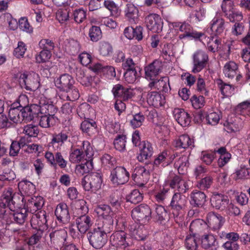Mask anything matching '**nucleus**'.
Masks as SVG:
<instances>
[{"instance_id": "nucleus-1", "label": "nucleus", "mask_w": 250, "mask_h": 250, "mask_svg": "<svg viewBox=\"0 0 250 250\" xmlns=\"http://www.w3.org/2000/svg\"><path fill=\"white\" fill-rule=\"evenodd\" d=\"M94 212L99 218L104 219L102 222L98 223V225L112 229L115 221L117 226L124 227L125 225V216L116 213L108 205L101 204L97 206L94 209Z\"/></svg>"}, {"instance_id": "nucleus-2", "label": "nucleus", "mask_w": 250, "mask_h": 250, "mask_svg": "<svg viewBox=\"0 0 250 250\" xmlns=\"http://www.w3.org/2000/svg\"><path fill=\"white\" fill-rule=\"evenodd\" d=\"M112 229L101 225H96L94 229L87 234V238L90 245L95 249L102 248L107 240L106 234Z\"/></svg>"}, {"instance_id": "nucleus-3", "label": "nucleus", "mask_w": 250, "mask_h": 250, "mask_svg": "<svg viewBox=\"0 0 250 250\" xmlns=\"http://www.w3.org/2000/svg\"><path fill=\"white\" fill-rule=\"evenodd\" d=\"M82 184L85 190L96 192L101 188L103 179L100 173H91L83 178Z\"/></svg>"}, {"instance_id": "nucleus-4", "label": "nucleus", "mask_w": 250, "mask_h": 250, "mask_svg": "<svg viewBox=\"0 0 250 250\" xmlns=\"http://www.w3.org/2000/svg\"><path fill=\"white\" fill-rule=\"evenodd\" d=\"M111 244L118 250H129L130 239L124 231H117L110 237Z\"/></svg>"}, {"instance_id": "nucleus-5", "label": "nucleus", "mask_w": 250, "mask_h": 250, "mask_svg": "<svg viewBox=\"0 0 250 250\" xmlns=\"http://www.w3.org/2000/svg\"><path fill=\"white\" fill-rule=\"evenodd\" d=\"M13 190L8 188L5 190L0 199V218L8 221L9 215L7 213L9 209L7 206L13 204Z\"/></svg>"}, {"instance_id": "nucleus-6", "label": "nucleus", "mask_w": 250, "mask_h": 250, "mask_svg": "<svg viewBox=\"0 0 250 250\" xmlns=\"http://www.w3.org/2000/svg\"><path fill=\"white\" fill-rule=\"evenodd\" d=\"M151 211L148 206L142 204L132 210L133 220L142 223H147L151 218Z\"/></svg>"}, {"instance_id": "nucleus-7", "label": "nucleus", "mask_w": 250, "mask_h": 250, "mask_svg": "<svg viewBox=\"0 0 250 250\" xmlns=\"http://www.w3.org/2000/svg\"><path fill=\"white\" fill-rule=\"evenodd\" d=\"M129 174L124 167H118L113 169L110 175V179L115 185H123L129 179Z\"/></svg>"}, {"instance_id": "nucleus-8", "label": "nucleus", "mask_w": 250, "mask_h": 250, "mask_svg": "<svg viewBox=\"0 0 250 250\" xmlns=\"http://www.w3.org/2000/svg\"><path fill=\"white\" fill-rule=\"evenodd\" d=\"M193 67L192 71L197 73L201 71L206 66L208 60V54L204 51L199 50L192 56Z\"/></svg>"}, {"instance_id": "nucleus-9", "label": "nucleus", "mask_w": 250, "mask_h": 250, "mask_svg": "<svg viewBox=\"0 0 250 250\" xmlns=\"http://www.w3.org/2000/svg\"><path fill=\"white\" fill-rule=\"evenodd\" d=\"M146 27L153 32H160L163 29V22L162 18L156 14H150L145 18Z\"/></svg>"}, {"instance_id": "nucleus-10", "label": "nucleus", "mask_w": 250, "mask_h": 250, "mask_svg": "<svg viewBox=\"0 0 250 250\" xmlns=\"http://www.w3.org/2000/svg\"><path fill=\"white\" fill-rule=\"evenodd\" d=\"M149 177V170L143 167H136L132 175L133 180L139 187H143L146 183Z\"/></svg>"}, {"instance_id": "nucleus-11", "label": "nucleus", "mask_w": 250, "mask_h": 250, "mask_svg": "<svg viewBox=\"0 0 250 250\" xmlns=\"http://www.w3.org/2000/svg\"><path fill=\"white\" fill-rule=\"evenodd\" d=\"M224 129L232 135L238 133L243 128V122L238 117L234 116L228 120L224 124Z\"/></svg>"}, {"instance_id": "nucleus-12", "label": "nucleus", "mask_w": 250, "mask_h": 250, "mask_svg": "<svg viewBox=\"0 0 250 250\" xmlns=\"http://www.w3.org/2000/svg\"><path fill=\"white\" fill-rule=\"evenodd\" d=\"M224 219L220 215L213 212L208 213L206 217V226L212 230L219 229L224 223Z\"/></svg>"}, {"instance_id": "nucleus-13", "label": "nucleus", "mask_w": 250, "mask_h": 250, "mask_svg": "<svg viewBox=\"0 0 250 250\" xmlns=\"http://www.w3.org/2000/svg\"><path fill=\"white\" fill-rule=\"evenodd\" d=\"M32 108L35 109L38 112L37 114H49L53 113L54 106L52 104L50 100L47 99L45 97L41 98L39 104H33L32 105Z\"/></svg>"}, {"instance_id": "nucleus-14", "label": "nucleus", "mask_w": 250, "mask_h": 250, "mask_svg": "<svg viewBox=\"0 0 250 250\" xmlns=\"http://www.w3.org/2000/svg\"><path fill=\"white\" fill-rule=\"evenodd\" d=\"M31 225L36 229L42 230L47 229V219L45 211H40L33 214L31 219Z\"/></svg>"}, {"instance_id": "nucleus-15", "label": "nucleus", "mask_w": 250, "mask_h": 250, "mask_svg": "<svg viewBox=\"0 0 250 250\" xmlns=\"http://www.w3.org/2000/svg\"><path fill=\"white\" fill-rule=\"evenodd\" d=\"M176 26L178 27L179 30L183 33V34L179 35L180 39L186 37L200 38L203 36V34L194 31L190 24L188 23H178Z\"/></svg>"}, {"instance_id": "nucleus-16", "label": "nucleus", "mask_w": 250, "mask_h": 250, "mask_svg": "<svg viewBox=\"0 0 250 250\" xmlns=\"http://www.w3.org/2000/svg\"><path fill=\"white\" fill-rule=\"evenodd\" d=\"M169 185L172 188L181 193L186 192L189 188L187 180L179 176H174L169 181Z\"/></svg>"}, {"instance_id": "nucleus-17", "label": "nucleus", "mask_w": 250, "mask_h": 250, "mask_svg": "<svg viewBox=\"0 0 250 250\" xmlns=\"http://www.w3.org/2000/svg\"><path fill=\"white\" fill-rule=\"evenodd\" d=\"M55 215L58 221L65 224L70 220V215L67 205L64 203L58 204L56 208Z\"/></svg>"}, {"instance_id": "nucleus-18", "label": "nucleus", "mask_w": 250, "mask_h": 250, "mask_svg": "<svg viewBox=\"0 0 250 250\" xmlns=\"http://www.w3.org/2000/svg\"><path fill=\"white\" fill-rule=\"evenodd\" d=\"M7 213L9 215L8 220L6 221L0 218V224L2 225L4 223H8L12 217L17 224H23L27 217V211L25 208H21L13 213H10L8 209Z\"/></svg>"}, {"instance_id": "nucleus-19", "label": "nucleus", "mask_w": 250, "mask_h": 250, "mask_svg": "<svg viewBox=\"0 0 250 250\" xmlns=\"http://www.w3.org/2000/svg\"><path fill=\"white\" fill-rule=\"evenodd\" d=\"M174 118L181 126L186 127L188 126L191 121L189 114L181 108H175L173 111Z\"/></svg>"}, {"instance_id": "nucleus-20", "label": "nucleus", "mask_w": 250, "mask_h": 250, "mask_svg": "<svg viewBox=\"0 0 250 250\" xmlns=\"http://www.w3.org/2000/svg\"><path fill=\"white\" fill-rule=\"evenodd\" d=\"M75 222L77 229L81 233H85L93 224L91 217L85 214L77 218Z\"/></svg>"}, {"instance_id": "nucleus-21", "label": "nucleus", "mask_w": 250, "mask_h": 250, "mask_svg": "<svg viewBox=\"0 0 250 250\" xmlns=\"http://www.w3.org/2000/svg\"><path fill=\"white\" fill-rule=\"evenodd\" d=\"M228 196L221 194H213L210 198L212 206L217 209H223L229 205Z\"/></svg>"}, {"instance_id": "nucleus-22", "label": "nucleus", "mask_w": 250, "mask_h": 250, "mask_svg": "<svg viewBox=\"0 0 250 250\" xmlns=\"http://www.w3.org/2000/svg\"><path fill=\"white\" fill-rule=\"evenodd\" d=\"M209 27L215 35H221L225 29V21L222 18L215 17L210 21Z\"/></svg>"}, {"instance_id": "nucleus-23", "label": "nucleus", "mask_w": 250, "mask_h": 250, "mask_svg": "<svg viewBox=\"0 0 250 250\" xmlns=\"http://www.w3.org/2000/svg\"><path fill=\"white\" fill-rule=\"evenodd\" d=\"M201 245L206 250H216L218 247L216 238L211 234H205L202 237Z\"/></svg>"}, {"instance_id": "nucleus-24", "label": "nucleus", "mask_w": 250, "mask_h": 250, "mask_svg": "<svg viewBox=\"0 0 250 250\" xmlns=\"http://www.w3.org/2000/svg\"><path fill=\"white\" fill-rule=\"evenodd\" d=\"M187 203V199L185 195L179 193L174 194L170 202V207L175 211L183 209Z\"/></svg>"}, {"instance_id": "nucleus-25", "label": "nucleus", "mask_w": 250, "mask_h": 250, "mask_svg": "<svg viewBox=\"0 0 250 250\" xmlns=\"http://www.w3.org/2000/svg\"><path fill=\"white\" fill-rule=\"evenodd\" d=\"M147 102L150 105L158 108L164 105L165 98L158 92H151L147 95Z\"/></svg>"}, {"instance_id": "nucleus-26", "label": "nucleus", "mask_w": 250, "mask_h": 250, "mask_svg": "<svg viewBox=\"0 0 250 250\" xmlns=\"http://www.w3.org/2000/svg\"><path fill=\"white\" fill-rule=\"evenodd\" d=\"M18 188L21 195L29 196L35 192V186L30 181L22 180L18 184Z\"/></svg>"}, {"instance_id": "nucleus-27", "label": "nucleus", "mask_w": 250, "mask_h": 250, "mask_svg": "<svg viewBox=\"0 0 250 250\" xmlns=\"http://www.w3.org/2000/svg\"><path fill=\"white\" fill-rule=\"evenodd\" d=\"M68 139V135L65 132H60L53 134L50 145L55 150H60L61 147Z\"/></svg>"}, {"instance_id": "nucleus-28", "label": "nucleus", "mask_w": 250, "mask_h": 250, "mask_svg": "<svg viewBox=\"0 0 250 250\" xmlns=\"http://www.w3.org/2000/svg\"><path fill=\"white\" fill-rule=\"evenodd\" d=\"M238 71L237 64L232 61H230L226 63L223 69V73L225 76L228 78H240L242 76L239 74Z\"/></svg>"}, {"instance_id": "nucleus-29", "label": "nucleus", "mask_w": 250, "mask_h": 250, "mask_svg": "<svg viewBox=\"0 0 250 250\" xmlns=\"http://www.w3.org/2000/svg\"><path fill=\"white\" fill-rule=\"evenodd\" d=\"M234 41L231 39L224 40L222 42H220L218 51L221 57L225 60L229 59L231 46Z\"/></svg>"}, {"instance_id": "nucleus-30", "label": "nucleus", "mask_w": 250, "mask_h": 250, "mask_svg": "<svg viewBox=\"0 0 250 250\" xmlns=\"http://www.w3.org/2000/svg\"><path fill=\"white\" fill-rule=\"evenodd\" d=\"M153 153V148L151 144L148 142H142L141 144L140 154L137 159L140 162H143L150 157Z\"/></svg>"}, {"instance_id": "nucleus-31", "label": "nucleus", "mask_w": 250, "mask_h": 250, "mask_svg": "<svg viewBox=\"0 0 250 250\" xmlns=\"http://www.w3.org/2000/svg\"><path fill=\"white\" fill-rule=\"evenodd\" d=\"M125 15L131 23H136L138 20V10L137 8L132 3L127 4L125 10Z\"/></svg>"}, {"instance_id": "nucleus-32", "label": "nucleus", "mask_w": 250, "mask_h": 250, "mask_svg": "<svg viewBox=\"0 0 250 250\" xmlns=\"http://www.w3.org/2000/svg\"><path fill=\"white\" fill-rule=\"evenodd\" d=\"M190 204L195 207L202 206L206 201V196L201 191H193L190 195Z\"/></svg>"}, {"instance_id": "nucleus-33", "label": "nucleus", "mask_w": 250, "mask_h": 250, "mask_svg": "<svg viewBox=\"0 0 250 250\" xmlns=\"http://www.w3.org/2000/svg\"><path fill=\"white\" fill-rule=\"evenodd\" d=\"M161 70V63L159 61H154L145 68V74L147 77H156Z\"/></svg>"}, {"instance_id": "nucleus-34", "label": "nucleus", "mask_w": 250, "mask_h": 250, "mask_svg": "<svg viewBox=\"0 0 250 250\" xmlns=\"http://www.w3.org/2000/svg\"><path fill=\"white\" fill-rule=\"evenodd\" d=\"M112 92L115 97H121L124 100H127L131 96L130 90L124 88L120 84L115 85L113 88Z\"/></svg>"}, {"instance_id": "nucleus-35", "label": "nucleus", "mask_w": 250, "mask_h": 250, "mask_svg": "<svg viewBox=\"0 0 250 250\" xmlns=\"http://www.w3.org/2000/svg\"><path fill=\"white\" fill-rule=\"evenodd\" d=\"M21 106L10 107L9 110L8 116L9 119L14 123H21L23 120V113L21 112Z\"/></svg>"}, {"instance_id": "nucleus-36", "label": "nucleus", "mask_w": 250, "mask_h": 250, "mask_svg": "<svg viewBox=\"0 0 250 250\" xmlns=\"http://www.w3.org/2000/svg\"><path fill=\"white\" fill-rule=\"evenodd\" d=\"M44 204L43 198L41 196H34L28 199L27 206L33 213L41 208Z\"/></svg>"}, {"instance_id": "nucleus-37", "label": "nucleus", "mask_w": 250, "mask_h": 250, "mask_svg": "<svg viewBox=\"0 0 250 250\" xmlns=\"http://www.w3.org/2000/svg\"><path fill=\"white\" fill-rule=\"evenodd\" d=\"M201 38V40L204 43L205 42H207L208 48L210 51L212 52L218 51L220 44V41L219 40L212 36L207 37L204 36V35Z\"/></svg>"}, {"instance_id": "nucleus-38", "label": "nucleus", "mask_w": 250, "mask_h": 250, "mask_svg": "<svg viewBox=\"0 0 250 250\" xmlns=\"http://www.w3.org/2000/svg\"><path fill=\"white\" fill-rule=\"evenodd\" d=\"M14 78H38L39 76L33 71L20 70L19 68H14L11 71Z\"/></svg>"}, {"instance_id": "nucleus-39", "label": "nucleus", "mask_w": 250, "mask_h": 250, "mask_svg": "<svg viewBox=\"0 0 250 250\" xmlns=\"http://www.w3.org/2000/svg\"><path fill=\"white\" fill-rule=\"evenodd\" d=\"M131 231L132 235L135 239L140 240H144L148 234L147 229L144 225L136 226L133 230Z\"/></svg>"}, {"instance_id": "nucleus-40", "label": "nucleus", "mask_w": 250, "mask_h": 250, "mask_svg": "<svg viewBox=\"0 0 250 250\" xmlns=\"http://www.w3.org/2000/svg\"><path fill=\"white\" fill-rule=\"evenodd\" d=\"M176 145L183 148H192L194 146V140L188 135H183L180 136Z\"/></svg>"}, {"instance_id": "nucleus-41", "label": "nucleus", "mask_w": 250, "mask_h": 250, "mask_svg": "<svg viewBox=\"0 0 250 250\" xmlns=\"http://www.w3.org/2000/svg\"><path fill=\"white\" fill-rule=\"evenodd\" d=\"M149 86L150 87H154L158 89H161L165 92H167L170 89L168 81L166 82L164 79H151Z\"/></svg>"}, {"instance_id": "nucleus-42", "label": "nucleus", "mask_w": 250, "mask_h": 250, "mask_svg": "<svg viewBox=\"0 0 250 250\" xmlns=\"http://www.w3.org/2000/svg\"><path fill=\"white\" fill-rule=\"evenodd\" d=\"M57 120V118L54 115L44 114L41 117L39 124L41 126L47 128L55 125Z\"/></svg>"}, {"instance_id": "nucleus-43", "label": "nucleus", "mask_w": 250, "mask_h": 250, "mask_svg": "<svg viewBox=\"0 0 250 250\" xmlns=\"http://www.w3.org/2000/svg\"><path fill=\"white\" fill-rule=\"evenodd\" d=\"M81 127L83 132L91 135L96 131V124L95 122L93 121L89 122L87 120H84L82 123Z\"/></svg>"}, {"instance_id": "nucleus-44", "label": "nucleus", "mask_w": 250, "mask_h": 250, "mask_svg": "<svg viewBox=\"0 0 250 250\" xmlns=\"http://www.w3.org/2000/svg\"><path fill=\"white\" fill-rule=\"evenodd\" d=\"M84 158V155L83 151L79 148L72 149L69 155V160L71 163H78Z\"/></svg>"}, {"instance_id": "nucleus-45", "label": "nucleus", "mask_w": 250, "mask_h": 250, "mask_svg": "<svg viewBox=\"0 0 250 250\" xmlns=\"http://www.w3.org/2000/svg\"><path fill=\"white\" fill-rule=\"evenodd\" d=\"M93 167L92 161L87 160L84 164L78 165L76 167V172L77 174L83 175L85 173H88Z\"/></svg>"}, {"instance_id": "nucleus-46", "label": "nucleus", "mask_w": 250, "mask_h": 250, "mask_svg": "<svg viewBox=\"0 0 250 250\" xmlns=\"http://www.w3.org/2000/svg\"><path fill=\"white\" fill-rule=\"evenodd\" d=\"M99 51L100 55L104 57L110 56L113 53V47L109 43L102 42L99 44Z\"/></svg>"}, {"instance_id": "nucleus-47", "label": "nucleus", "mask_w": 250, "mask_h": 250, "mask_svg": "<svg viewBox=\"0 0 250 250\" xmlns=\"http://www.w3.org/2000/svg\"><path fill=\"white\" fill-rule=\"evenodd\" d=\"M104 5L110 12L112 16L117 17L120 15L121 10L113 1L111 0H104Z\"/></svg>"}, {"instance_id": "nucleus-48", "label": "nucleus", "mask_w": 250, "mask_h": 250, "mask_svg": "<svg viewBox=\"0 0 250 250\" xmlns=\"http://www.w3.org/2000/svg\"><path fill=\"white\" fill-rule=\"evenodd\" d=\"M67 237L66 231L64 229L55 230L50 234L51 241L54 242L58 241L61 243H64Z\"/></svg>"}, {"instance_id": "nucleus-49", "label": "nucleus", "mask_w": 250, "mask_h": 250, "mask_svg": "<svg viewBox=\"0 0 250 250\" xmlns=\"http://www.w3.org/2000/svg\"><path fill=\"white\" fill-rule=\"evenodd\" d=\"M171 162V159L167 152L164 151L155 159L154 163L155 165H161L162 166L165 167L169 165Z\"/></svg>"}, {"instance_id": "nucleus-50", "label": "nucleus", "mask_w": 250, "mask_h": 250, "mask_svg": "<svg viewBox=\"0 0 250 250\" xmlns=\"http://www.w3.org/2000/svg\"><path fill=\"white\" fill-rule=\"evenodd\" d=\"M83 150L86 160L92 161V158L94 154V150L93 146L88 141H84L83 144Z\"/></svg>"}, {"instance_id": "nucleus-51", "label": "nucleus", "mask_w": 250, "mask_h": 250, "mask_svg": "<svg viewBox=\"0 0 250 250\" xmlns=\"http://www.w3.org/2000/svg\"><path fill=\"white\" fill-rule=\"evenodd\" d=\"M206 227V223L202 219H196L193 221L190 225V231L193 233L194 231L198 232L202 230Z\"/></svg>"}, {"instance_id": "nucleus-52", "label": "nucleus", "mask_w": 250, "mask_h": 250, "mask_svg": "<svg viewBox=\"0 0 250 250\" xmlns=\"http://www.w3.org/2000/svg\"><path fill=\"white\" fill-rule=\"evenodd\" d=\"M218 84L221 93L224 97H229L233 93L234 88L230 84L223 83L221 79H219Z\"/></svg>"}, {"instance_id": "nucleus-53", "label": "nucleus", "mask_w": 250, "mask_h": 250, "mask_svg": "<svg viewBox=\"0 0 250 250\" xmlns=\"http://www.w3.org/2000/svg\"><path fill=\"white\" fill-rule=\"evenodd\" d=\"M6 24H8L10 29L14 30L18 27V22L9 13H5L1 17Z\"/></svg>"}, {"instance_id": "nucleus-54", "label": "nucleus", "mask_w": 250, "mask_h": 250, "mask_svg": "<svg viewBox=\"0 0 250 250\" xmlns=\"http://www.w3.org/2000/svg\"><path fill=\"white\" fill-rule=\"evenodd\" d=\"M212 182V177L210 176H207L197 182L196 187L201 190H205L210 187Z\"/></svg>"}, {"instance_id": "nucleus-55", "label": "nucleus", "mask_w": 250, "mask_h": 250, "mask_svg": "<svg viewBox=\"0 0 250 250\" xmlns=\"http://www.w3.org/2000/svg\"><path fill=\"white\" fill-rule=\"evenodd\" d=\"M188 164L187 157L183 156L175 162L174 166L175 167L177 168L179 173L183 174L187 169Z\"/></svg>"}, {"instance_id": "nucleus-56", "label": "nucleus", "mask_w": 250, "mask_h": 250, "mask_svg": "<svg viewBox=\"0 0 250 250\" xmlns=\"http://www.w3.org/2000/svg\"><path fill=\"white\" fill-rule=\"evenodd\" d=\"M89 36L92 42H97L102 37V31L98 26H93L89 31Z\"/></svg>"}, {"instance_id": "nucleus-57", "label": "nucleus", "mask_w": 250, "mask_h": 250, "mask_svg": "<svg viewBox=\"0 0 250 250\" xmlns=\"http://www.w3.org/2000/svg\"><path fill=\"white\" fill-rule=\"evenodd\" d=\"M51 57V51L49 50H42L39 54L36 55V61L38 63H43L49 61Z\"/></svg>"}, {"instance_id": "nucleus-58", "label": "nucleus", "mask_w": 250, "mask_h": 250, "mask_svg": "<svg viewBox=\"0 0 250 250\" xmlns=\"http://www.w3.org/2000/svg\"><path fill=\"white\" fill-rule=\"evenodd\" d=\"M142 194L137 189L133 190L126 197L127 201L133 204H137L143 200Z\"/></svg>"}, {"instance_id": "nucleus-59", "label": "nucleus", "mask_w": 250, "mask_h": 250, "mask_svg": "<svg viewBox=\"0 0 250 250\" xmlns=\"http://www.w3.org/2000/svg\"><path fill=\"white\" fill-rule=\"evenodd\" d=\"M192 106L195 109L203 107L205 104V98L202 96L193 95L190 99Z\"/></svg>"}, {"instance_id": "nucleus-60", "label": "nucleus", "mask_w": 250, "mask_h": 250, "mask_svg": "<svg viewBox=\"0 0 250 250\" xmlns=\"http://www.w3.org/2000/svg\"><path fill=\"white\" fill-rule=\"evenodd\" d=\"M185 246L187 249L196 250L197 248V243L195 234H190L186 237L185 239Z\"/></svg>"}, {"instance_id": "nucleus-61", "label": "nucleus", "mask_w": 250, "mask_h": 250, "mask_svg": "<svg viewBox=\"0 0 250 250\" xmlns=\"http://www.w3.org/2000/svg\"><path fill=\"white\" fill-rule=\"evenodd\" d=\"M125 136L123 135H118L114 140V145L115 148L119 151H123L125 146Z\"/></svg>"}, {"instance_id": "nucleus-62", "label": "nucleus", "mask_w": 250, "mask_h": 250, "mask_svg": "<svg viewBox=\"0 0 250 250\" xmlns=\"http://www.w3.org/2000/svg\"><path fill=\"white\" fill-rule=\"evenodd\" d=\"M144 116L140 113L135 114L133 119L130 120V125L133 128H137L141 126L145 121Z\"/></svg>"}, {"instance_id": "nucleus-63", "label": "nucleus", "mask_w": 250, "mask_h": 250, "mask_svg": "<svg viewBox=\"0 0 250 250\" xmlns=\"http://www.w3.org/2000/svg\"><path fill=\"white\" fill-rule=\"evenodd\" d=\"M222 9L226 16L230 17V14L235 9L233 8V3L231 0H224L222 3Z\"/></svg>"}, {"instance_id": "nucleus-64", "label": "nucleus", "mask_w": 250, "mask_h": 250, "mask_svg": "<svg viewBox=\"0 0 250 250\" xmlns=\"http://www.w3.org/2000/svg\"><path fill=\"white\" fill-rule=\"evenodd\" d=\"M200 158L204 163L209 165L215 158V153L211 151H202Z\"/></svg>"}]
</instances>
